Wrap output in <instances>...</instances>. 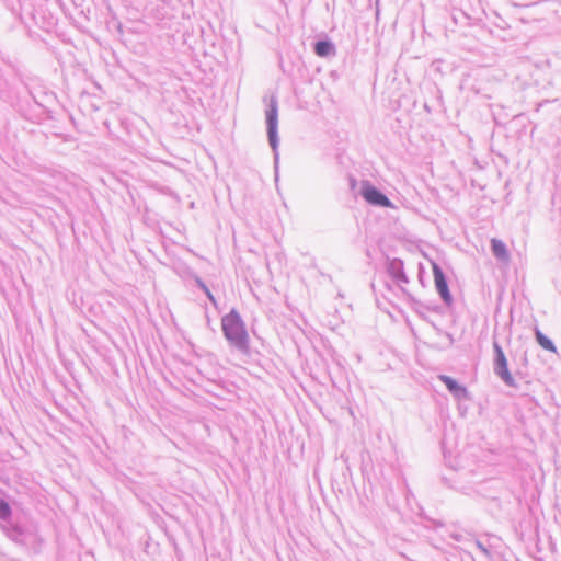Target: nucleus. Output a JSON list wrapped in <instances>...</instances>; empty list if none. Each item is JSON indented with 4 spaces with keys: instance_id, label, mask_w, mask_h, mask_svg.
Segmentation results:
<instances>
[{
    "instance_id": "2",
    "label": "nucleus",
    "mask_w": 561,
    "mask_h": 561,
    "mask_svg": "<svg viewBox=\"0 0 561 561\" xmlns=\"http://www.w3.org/2000/svg\"><path fill=\"white\" fill-rule=\"evenodd\" d=\"M494 350L496 354L495 370L497 375L505 381V383H507L508 386H514V378L508 370V363L503 350L497 343L494 344Z\"/></svg>"
},
{
    "instance_id": "6",
    "label": "nucleus",
    "mask_w": 561,
    "mask_h": 561,
    "mask_svg": "<svg viewBox=\"0 0 561 561\" xmlns=\"http://www.w3.org/2000/svg\"><path fill=\"white\" fill-rule=\"evenodd\" d=\"M492 251L493 254L501 261H507L508 260V252L506 249L505 243L502 240L493 238L491 240Z\"/></svg>"
},
{
    "instance_id": "3",
    "label": "nucleus",
    "mask_w": 561,
    "mask_h": 561,
    "mask_svg": "<svg viewBox=\"0 0 561 561\" xmlns=\"http://www.w3.org/2000/svg\"><path fill=\"white\" fill-rule=\"evenodd\" d=\"M363 197L373 205L391 207V202L376 187L370 184H364L362 187Z\"/></svg>"
},
{
    "instance_id": "4",
    "label": "nucleus",
    "mask_w": 561,
    "mask_h": 561,
    "mask_svg": "<svg viewBox=\"0 0 561 561\" xmlns=\"http://www.w3.org/2000/svg\"><path fill=\"white\" fill-rule=\"evenodd\" d=\"M433 275H434L435 286H436L438 293L440 294L442 298L447 302L450 301L451 296H450L444 273L436 264L433 265Z\"/></svg>"
},
{
    "instance_id": "1",
    "label": "nucleus",
    "mask_w": 561,
    "mask_h": 561,
    "mask_svg": "<svg viewBox=\"0 0 561 561\" xmlns=\"http://www.w3.org/2000/svg\"><path fill=\"white\" fill-rule=\"evenodd\" d=\"M221 329L231 345L249 353V335L241 317L236 310H231L221 318Z\"/></svg>"
},
{
    "instance_id": "9",
    "label": "nucleus",
    "mask_w": 561,
    "mask_h": 561,
    "mask_svg": "<svg viewBox=\"0 0 561 561\" xmlns=\"http://www.w3.org/2000/svg\"><path fill=\"white\" fill-rule=\"evenodd\" d=\"M314 49H316V54L318 56L325 57L332 53L333 47H332L331 43L322 41V42H318L316 44Z\"/></svg>"
},
{
    "instance_id": "5",
    "label": "nucleus",
    "mask_w": 561,
    "mask_h": 561,
    "mask_svg": "<svg viewBox=\"0 0 561 561\" xmlns=\"http://www.w3.org/2000/svg\"><path fill=\"white\" fill-rule=\"evenodd\" d=\"M266 119L268 125V136L271 142L274 141L277 128V107L273 105L266 113Z\"/></svg>"
},
{
    "instance_id": "7",
    "label": "nucleus",
    "mask_w": 561,
    "mask_h": 561,
    "mask_svg": "<svg viewBox=\"0 0 561 561\" xmlns=\"http://www.w3.org/2000/svg\"><path fill=\"white\" fill-rule=\"evenodd\" d=\"M439 378L446 385L448 390L450 392H453L454 394L459 396V394L466 393V389L463 387L459 386L455 379H453L448 376H440Z\"/></svg>"
},
{
    "instance_id": "10",
    "label": "nucleus",
    "mask_w": 561,
    "mask_h": 561,
    "mask_svg": "<svg viewBox=\"0 0 561 561\" xmlns=\"http://www.w3.org/2000/svg\"><path fill=\"white\" fill-rule=\"evenodd\" d=\"M11 511L8 503L1 501L0 502V517L7 518L10 515Z\"/></svg>"
},
{
    "instance_id": "8",
    "label": "nucleus",
    "mask_w": 561,
    "mask_h": 561,
    "mask_svg": "<svg viewBox=\"0 0 561 561\" xmlns=\"http://www.w3.org/2000/svg\"><path fill=\"white\" fill-rule=\"evenodd\" d=\"M536 340L542 348L553 353L556 352V346L553 345L552 341L539 330L536 331Z\"/></svg>"
}]
</instances>
